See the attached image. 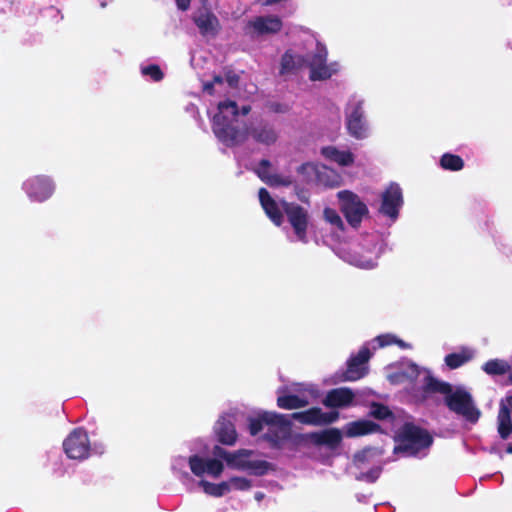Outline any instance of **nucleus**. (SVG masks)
I'll return each instance as SVG.
<instances>
[{
	"label": "nucleus",
	"instance_id": "37998d69",
	"mask_svg": "<svg viewBox=\"0 0 512 512\" xmlns=\"http://www.w3.org/2000/svg\"><path fill=\"white\" fill-rule=\"evenodd\" d=\"M179 9L185 11L190 6V0H175Z\"/></svg>",
	"mask_w": 512,
	"mask_h": 512
},
{
	"label": "nucleus",
	"instance_id": "0eeeda50",
	"mask_svg": "<svg viewBox=\"0 0 512 512\" xmlns=\"http://www.w3.org/2000/svg\"><path fill=\"white\" fill-rule=\"evenodd\" d=\"M213 453L217 456L216 458L220 459L222 462L224 460L229 467L239 471H246L256 476L266 474L269 469L268 462L252 457V450L239 449L229 452L220 446H215Z\"/></svg>",
	"mask_w": 512,
	"mask_h": 512
},
{
	"label": "nucleus",
	"instance_id": "bb28decb",
	"mask_svg": "<svg viewBox=\"0 0 512 512\" xmlns=\"http://www.w3.org/2000/svg\"><path fill=\"white\" fill-rule=\"evenodd\" d=\"M474 356V351L469 348H462L460 351L448 354L445 357L446 365L451 369H456L466 362L470 361Z\"/></svg>",
	"mask_w": 512,
	"mask_h": 512
},
{
	"label": "nucleus",
	"instance_id": "58836bf2",
	"mask_svg": "<svg viewBox=\"0 0 512 512\" xmlns=\"http://www.w3.org/2000/svg\"><path fill=\"white\" fill-rule=\"evenodd\" d=\"M225 82V77L220 75L214 76L212 82H207L204 84V90L209 94L213 93V88L215 85H222Z\"/></svg>",
	"mask_w": 512,
	"mask_h": 512
},
{
	"label": "nucleus",
	"instance_id": "c03bdc74",
	"mask_svg": "<svg viewBox=\"0 0 512 512\" xmlns=\"http://www.w3.org/2000/svg\"><path fill=\"white\" fill-rule=\"evenodd\" d=\"M264 493L262 492H256L255 495H254V498L256 501L260 502L262 501V499L264 498Z\"/></svg>",
	"mask_w": 512,
	"mask_h": 512
},
{
	"label": "nucleus",
	"instance_id": "dca6fc26",
	"mask_svg": "<svg viewBox=\"0 0 512 512\" xmlns=\"http://www.w3.org/2000/svg\"><path fill=\"white\" fill-rule=\"evenodd\" d=\"M380 456L381 452L377 448L370 447L356 453L354 455V464L360 470V472L356 474V479L369 483L375 482L379 478L382 468L374 465L368 471H364V469L366 464L374 463V460Z\"/></svg>",
	"mask_w": 512,
	"mask_h": 512
},
{
	"label": "nucleus",
	"instance_id": "a19ab883",
	"mask_svg": "<svg viewBox=\"0 0 512 512\" xmlns=\"http://www.w3.org/2000/svg\"><path fill=\"white\" fill-rule=\"evenodd\" d=\"M225 82L229 87L234 88L239 82V76L234 72L229 71L225 74Z\"/></svg>",
	"mask_w": 512,
	"mask_h": 512
},
{
	"label": "nucleus",
	"instance_id": "9b49d317",
	"mask_svg": "<svg viewBox=\"0 0 512 512\" xmlns=\"http://www.w3.org/2000/svg\"><path fill=\"white\" fill-rule=\"evenodd\" d=\"M327 49L321 43H317L316 49L313 53L303 56V66H307L310 69L309 78L312 81H321L329 79L333 74L339 70V64L333 62L327 64Z\"/></svg>",
	"mask_w": 512,
	"mask_h": 512
},
{
	"label": "nucleus",
	"instance_id": "f03ea898",
	"mask_svg": "<svg viewBox=\"0 0 512 512\" xmlns=\"http://www.w3.org/2000/svg\"><path fill=\"white\" fill-rule=\"evenodd\" d=\"M338 412H323L320 408H311L291 415L276 412H261L257 417L249 418V432L252 436L265 432V438L274 446L287 439L291 432L292 420L307 425H327L335 422Z\"/></svg>",
	"mask_w": 512,
	"mask_h": 512
},
{
	"label": "nucleus",
	"instance_id": "4be33fe9",
	"mask_svg": "<svg viewBox=\"0 0 512 512\" xmlns=\"http://www.w3.org/2000/svg\"><path fill=\"white\" fill-rule=\"evenodd\" d=\"M259 200L267 216L277 226L283 222L282 207L270 196L265 188L259 190Z\"/></svg>",
	"mask_w": 512,
	"mask_h": 512
},
{
	"label": "nucleus",
	"instance_id": "ea45409f",
	"mask_svg": "<svg viewBox=\"0 0 512 512\" xmlns=\"http://www.w3.org/2000/svg\"><path fill=\"white\" fill-rule=\"evenodd\" d=\"M106 450V445L103 441H94V442H90V454L93 453V454H97V455H101L105 452Z\"/></svg>",
	"mask_w": 512,
	"mask_h": 512
},
{
	"label": "nucleus",
	"instance_id": "6ab92c4d",
	"mask_svg": "<svg viewBox=\"0 0 512 512\" xmlns=\"http://www.w3.org/2000/svg\"><path fill=\"white\" fill-rule=\"evenodd\" d=\"M193 21L204 37L214 38L221 29L216 15L205 7L198 9L194 13Z\"/></svg>",
	"mask_w": 512,
	"mask_h": 512
},
{
	"label": "nucleus",
	"instance_id": "49530a36",
	"mask_svg": "<svg viewBox=\"0 0 512 512\" xmlns=\"http://www.w3.org/2000/svg\"><path fill=\"white\" fill-rule=\"evenodd\" d=\"M509 381L512 384V370L510 371V374H509Z\"/></svg>",
	"mask_w": 512,
	"mask_h": 512
},
{
	"label": "nucleus",
	"instance_id": "f8f14e48",
	"mask_svg": "<svg viewBox=\"0 0 512 512\" xmlns=\"http://www.w3.org/2000/svg\"><path fill=\"white\" fill-rule=\"evenodd\" d=\"M363 104V100L354 97L349 101L345 109L347 130L356 139H364L368 135Z\"/></svg>",
	"mask_w": 512,
	"mask_h": 512
},
{
	"label": "nucleus",
	"instance_id": "b1692460",
	"mask_svg": "<svg viewBox=\"0 0 512 512\" xmlns=\"http://www.w3.org/2000/svg\"><path fill=\"white\" fill-rule=\"evenodd\" d=\"M379 426L369 420H358L349 422L344 426V433L347 437H359L377 432Z\"/></svg>",
	"mask_w": 512,
	"mask_h": 512
},
{
	"label": "nucleus",
	"instance_id": "de8ad7c7",
	"mask_svg": "<svg viewBox=\"0 0 512 512\" xmlns=\"http://www.w3.org/2000/svg\"><path fill=\"white\" fill-rule=\"evenodd\" d=\"M101 6H102V7H105V6H106V3L102 2V3H101Z\"/></svg>",
	"mask_w": 512,
	"mask_h": 512
},
{
	"label": "nucleus",
	"instance_id": "39448f33",
	"mask_svg": "<svg viewBox=\"0 0 512 512\" xmlns=\"http://www.w3.org/2000/svg\"><path fill=\"white\" fill-rule=\"evenodd\" d=\"M446 394L445 402L449 409L462 416L466 421L476 423L481 412L475 406L471 394L462 387L452 388L449 384L437 381L436 388Z\"/></svg>",
	"mask_w": 512,
	"mask_h": 512
},
{
	"label": "nucleus",
	"instance_id": "1a4fd4ad",
	"mask_svg": "<svg viewBox=\"0 0 512 512\" xmlns=\"http://www.w3.org/2000/svg\"><path fill=\"white\" fill-rule=\"evenodd\" d=\"M388 379L391 383L400 384L406 381L419 384L425 390H434L437 385L430 371L424 368L418 367L411 361H402L396 371L388 374Z\"/></svg>",
	"mask_w": 512,
	"mask_h": 512
},
{
	"label": "nucleus",
	"instance_id": "4c0bfd02",
	"mask_svg": "<svg viewBox=\"0 0 512 512\" xmlns=\"http://www.w3.org/2000/svg\"><path fill=\"white\" fill-rule=\"evenodd\" d=\"M370 414L378 419H385L389 415V410L383 405H373Z\"/></svg>",
	"mask_w": 512,
	"mask_h": 512
},
{
	"label": "nucleus",
	"instance_id": "79ce46f5",
	"mask_svg": "<svg viewBox=\"0 0 512 512\" xmlns=\"http://www.w3.org/2000/svg\"><path fill=\"white\" fill-rule=\"evenodd\" d=\"M500 405H504L507 412H510V414H512V395H508L504 399H502Z\"/></svg>",
	"mask_w": 512,
	"mask_h": 512
},
{
	"label": "nucleus",
	"instance_id": "f257e3e1",
	"mask_svg": "<svg viewBox=\"0 0 512 512\" xmlns=\"http://www.w3.org/2000/svg\"><path fill=\"white\" fill-rule=\"evenodd\" d=\"M250 111L251 107L249 105H243L239 109L235 101L220 102L218 113L213 118V132L216 137L229 147L243 144L248 137L264 146L275 145L279 139L280 131L274 123L259 120L245 128H240L234 124L240 113L245 116Z\"/></svg>",
	"mask_w": 512,
	"mask_h": 512
},
{
	"label": "nucleus",
	"instance_id": "20e7f679",
	"mask_svg": "<svg viewBox=\"0 0 512 512\" xmlns=\"http://www.w3.org/2000/svg\"><path fill=\"white\" fill-rule=\"evenodd\" d=\"M397 343L406 347L403 341L397 340L393 335H380L363 345L357 354L351 355L347 362V370L343 374L342 381H356L368 373V361L377 347H384Z\"/></svg>",
	"mask_w": 512,
	"mask_h": 512
},
{
	"label": "nucleus",
	"instance_id": "7ed1b4c3",
	"mask_svg": "<svg viewBox=\"0 0 512 512\" xmlns=\"http://www.w3.org/2000/svg\"><path fill=\"white\" fill-rule=\"evenodd\" d=\"M224 469V463L220 459L203 456L198 453L187 457L175 456L171 460V470L182 483L191 481V474H193L200 478L198 485L203 489L204 493L217 498L227 494L225 481L213 483L205 480L204 477L218 479L222 476Z\"/></svg>",
	"mask_w": 512,
	"mask_h": 512
},
{
	"label": "nucleus",
	"instance_id": "e433bc0d",
	"mask_svg": "<svg viewBox=\"0 0 512 512\" xmlns=\"http://www.w3.org/2000/svg\"><path fill=\"white\" fill-rule=\"evenodd\" d=\"M142 74L150 76L154 81H160L163 78V73L158 65H149L142 68Z\"/></svg>",
	"mask_w": 512,
	"mask_h": 512
},
{
	"label": "nucleus",
	"instance_id": "ddd939ff",
	"mask_svg": "<svg viewBox=\"0 0 512 512\" xmlns=\"http://www.w3.org/2000/svg\"><path fill=\"white\" fill-rule=\"evenodd\" d=\"M337 196L340 201L341 211L344 213L348 223L353 227L359 226L363 217L368 214L367 206L356 194L350 191H340Z\"/></svg>",
	"mask_w": 512,
	"mask_h": 512
},
{
	"label": "nucleus",
	"instance_id": "a18cd8bd",
	"mask_svg": "<svg viewBox=\"0 0 512 512\" xmlns=\"http://www.w3.org/2000/svg\"><path fill=\"white\" fill-rule=\"evenodd\" d=\"M507 452L512 454V446L511 445L507 447Z\"/></svg>",
	"mask_w": 512,
	"mask_h": 512
},
{
	"label": "nucleus",
	"instance_id": "5701e85b",
	"mask_svg": "<svg viewBox=\"0 0 512 512\" xmlns=\"http://www.w3.org/2000/svg\"><path fill=\"white\" fill-rule=\"evenodd\" d=\"M298 172L305 175L307 181L317 180L325 185H332L325 178L332 174L333 171L329 170L326 166H318L313 163L302 164L298 168Z\"/></svg>",
	"mask_w": 512,
	"mask_h": 512
},
{
	"label": "nucleus",
	"instance_id": "f3484780",
	"mask_svg": "<svg viewBox=\"0 0 512 512\" xmlns=\"http://www.w3.org/2000/svg\"><path fill=\"white\" fill-rule=\"evenodd\" d=\"M282 21L277 16H260L250 20L246 27L245 33L251 37H257L265 34H273L280 31Z\"/></svg>",
	"mask_w": 512,
	"mask_h": 512
},
{
	"label": "nucleus",
	"instance_id": "c9c22d12",
	"mask_svg": "<svg viewBox=\"0 0 512 512\" xmlns=\"http://www.w3.org/2000/svg\"><path fill=\"white\" fill-rule=\"evenodd\" d=\"M266 184L271 187L290 186L292 184V180L290 177L272 174Z\"/></svg>",
	"mask_w": 512,
	"mask_h": 512
},
{
	"label": "nucleus",
	"instance_id": "a211bd4d",
	"mask_svg": "<svg viewBox=\"0 0 512 512\" xmlns=\"http://www.w3.org/2000/svg\"><path fill=\"white\" fill-rule=\"evenodd\" d=\"M403 204L402 190L396 183H391L382 193L380 212L391 219L398 217V212Z\"/></svg>",
	"mask_w": 512,
	"mask_h": 512
},
{
	"label": "nucleus",
	"instance_id": "412c9836",
	"mask_svg": "<svg viewBox=\"0 0 512 512\" xmlns=\"http://www.w3.org/2000/svg\"><path fill=\"white\" fill-rule=\"evenodd\" d=\"M214 432L220 443L227 446H232L236 443L237 432L229 418L220 417L214 425Z\"/></svg>",
	"mask_w": 512,
	"mask_h": 512
},
{
	"label": "nucleus",
	"instance_id": "cd10ccee",
	"mask_svg": "<svg viewBox=\"0 0 512 512\" xmlns=\"http://www.w3.org/2000/svg\"><path fill=\"white\" fill-rule=\"evenodd\" d=\"M499 413L497 417V430L500 437L506 440L512 432V420L510 412H507L504 405H499Z\"/></svg>",
	"mask_w": 512,
	"mask_h": 512
},
{
	"label": "nucleus",
	"instance_id": "9d476101",
	"mask_svg": "<svg viewBox=\"0 0 512 512\" xmlns=\"http://www.w3.org/2000/svg\"><path fill=\"white\" fill-rule=\"evenodd\" d=\"M382 253V244L377 237H368L363 243L346 252L344 259L360 268L375 267L376 261Z\"/></svg>",
	"mask_w": 512,
	"mask_h": 512
},
{
	"label": "nucleus",
	"instance_id": "2f4dec72",
	"mask_svg": "<svg viewBox=\"0 0 512 512\" xmlns=\"http://www.w3.org/2000/svg\"><path fill=\"white\" fill-rule=\"evenodd\" d=\"M440 164L444 169L452 170V171H458L463 168V160L453 154H444L441 157Z\"/></svg>",
	"mask_w": 512,
	"mask_h": 512
},
{
	"label": "nucleus",
	"instance_id": "2eb2a0df",
	"mask_svg": "<svg viewBox=\"0 0 512 512\" xmlns=\"http://www.w3.org/2000/svg\"><path fill=\"white\" fill-rule=\"evenodd\" d=\"M63 449L68 458L84 460L90 456V441L87 432L76 428L63 441Z\"/></svg>",
	"mask_w": 512,
	"mask_h": 512
},
{
	"label": "nucleus",
	"instance_id": "473e14b6",
	"mask_svg": "<svg viewBox=\"0 0 512 512\" xmlns=\"http://www.w3.org/2000/svg\"><path fill=\"white\" fill-rule=\"evenodd\" d=\"M324 219L327 223H329L334 228L342 231L344 229V222L341 219L340 215L331 208H325L323 211Z\"/></svg>",
	"mask_w": 512,
	"mask_h": 512
},
{
	"label": "nucleus",
	"instance_id": "aec40b11",
	"mask_svg": "<svg viewBox=\"0 0 512 512\" xmlns=\"http://www.w3.org/2000/svg\"><path fill=\"white\" fill-rule=\"evenodd\" d=\"M355 399V393L352 389L341 387L330 390L324 400L323 404L329 408H345L352 405Z\"/></svg>",
	"mask_w": 512,
	"mask_h": 512
},
{
	"label": "nucleus",
	"instance_id": "f704fd0d",
	"mask_svg": "<svg viewBox=\"0 0 512 512\" xmlns=\"http://www.w3.org/2000/svg\"><path fill=\"white\" fill-rule=\"evenodd\" d=\"M271 162L267 159H262L259 163V166L255 169L258 177L265 183L269 180L270 176L273 174L270 172Z\"/></svg>",
	"mask_w": 512,
	"mask_h": 512
},
{
	"label": "nucleus",
	"instance_id": "6e6552de",
	"mask_svg": "<svg viewBox=\"0 0 512 512\" xmlns=\"http://www.w3.org/2000/svg\"><path fill=\"white\" fill-rule=\"evenodd\" d=\"M277 405L282 409L292 410L307 406L319 396V389L312 383H297L290 388L279 391Z\"/></svg>",
	"mask_w": 512,
	"mask_h": 512
},
{
	"label": "nucleus",
	"instance_id": "72a5a7b5",
	"mask_svg": "<svg viewBox=\"0 0 512 512\" xmlns=\"http://www.w3.org/2000/svg\"><path fill=\"white\" fill-rule=\"evenodd\" d=\"M303 56H296L294 57L292 54L285 53L282 57L281 65H282V72L289 71L293 68L298 66H303L302 59Z\"/></svg>",
	"mask_w": 512,
	"mask_h": 512
},
{
	"label": "nucleus",
	"instance_id": "7c9ffc66",
	"mask_svg": "<svg viewBox=\"0 0 512 512\" xmlns=\"http://www.w3.org/2000/svg\"><path fill=\"white\" fill-rule=\"evenodd\" d=\"M227 493L231 491H247L252 487V482L248 478L234 476L225 481Z\"/></svg>",
	"mask_w": 512,
	"mask_h": 512
},
{
	"label": "nucleus",
	"instance_id": "a878e982",
	"mask_svg": "<svg viewBox=\"0 0 512 512\" xmlns=\"http://www.w3.org/2000/svg\"><path fill=\"white\" fill-rule=\"evenodd\" d=\"M321 153L327 159L333 160L342 166H348L353 163V154L348 151H340L332 146L322 148Z\"/></svg>",
	"mask_w": 512,
	"mask_h": 512
},
{
	"label": "nucleus",
	"instance_id": "423d86ee",
	"mask_svg": "<svg viewBox=\"0 0 512 512\" xmlns=\"http://www.w3.org/2000/svg\"><path fill=\"white\" fill-rule=\"evenodd\" d=\"M397 441L395 453L402 452L405 456H424L432 444V437L426 430L406 423L399 430Z\"/></svg>",
	"mask_w": 512,
	"mask_h": 512
},
{
	"label": "nucleus",
	"instance_id": "4468645a",
	"mask_svg": "<svg viewBox=\"0 0 512 512\" xmlns=\"http://www.w3.org/2000/svg\"><path fill=\"white\" fill-rule=\"evenodd\" d=\"M281 207L287 216V220L293 228L297 240L307 243V228L309 223V214L306 209L296 203L281 201Z\"/></svg>",
	"mask_w": 512,
	"mask_h": 512
},
{
	"label": "nucleus",
	"instance_id": "c756f323",
	"mask_svg": "<svg viewBox=\"0 0 512 512\" xmlns=\"http://www.w3.org/2000/svg\"><path fill=\"white\" fill-rule=\"evenodd\" d=\"M35 185L37 188V193L34 194V198H36L39 201L47 199L53 193L54 186L51 183L50 179L46 177H37L36 182L34 183V186Z\"/></svg>",
	"mask_w": 512,
	"mask_h": 512
},
{
	"label": "nucleus",
	"instance_id": "393cba45",
	"mask_svg": "<svg viewBox=\"0 0 512 512\" xmlns=\"http://www.w3.org/2000/svg\"><path fill=\"white\" fill-rule=\"evenodd\" d=\"M313 437L316 443L326 445L331 449L336 448L342 440L341 431L336 428H331L320 433H316Z\"/></svg>",
	"mask_w": 512,
	"mask_h": 512
},
{
	"label": "nucleus",
	"instance_id": "c85d7f7f",
	"mask_svg": "<svg viewBox=\"0 0 512 512\" xmlns=\"http://www.w3.org/2000/svg\"><path fill=\"white\" fill-rule=\"evenodd\" d=\"M511 365L503 359H492L483 364L482 370L490 376H502L511 371Z\"/></svg>",
	"mask_w": 512,
	"mask_h": 512
}]
</instances>
